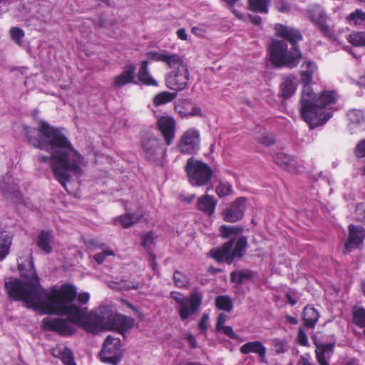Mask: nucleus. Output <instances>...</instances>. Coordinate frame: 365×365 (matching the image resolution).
Instances as JSON below:
<instances>
[{"instance_id":"obj_56","label":"nucleus","mask_w":365,"mask_h":365,"mask_svg":"<svg viewBox=\"0 0 365 365\" xmlns=\"http://www.w3.org/2000/svg\"><path fill=\"white\" fill-rule=\"evenodd\" d=\"M222 332L231 339H237V335L234 332L232 328L230 326L222 327L221 330Z\"/></svg>"},{"instance_id":"obj_19","label":"nucleus","mask_w":365,"mask_h":365,"mask_svg":"<svg viewBox=\"0 0 365 365\" xmlns=\"http://www.w3.org/2000/svg\"><path fill=\"white\" fill-rule=\"evenodd\" d=\"M240 352L243 354L254 353L258 355L259 361L263 362L265 359L267 349L259 341H249L240 347Z\"/></svg>"},{"instance_id":"obj_50","label":"nucleus","mask_w":365,"mask_h":365,"mask_svg":"<svg viewBox=\"0 0 365 365\" xmlns=\"http://www.w3.org/2000/svg\"><path fill=\"white\" fill-rule=\"evenodd\" d=\"M356 218L359 222H365V208L361 205L356 207Z\"/></svg>"},{"instance_id":"obj_30","label":"nucleus","mask_w":365,"mask_h":365,"mask_svg":"<svg viewBox=\"0 0 365 365\" xmlns=\"http://www.w3.org/2000/svg\"><path fill=\"white\" fill-rule=\"evenodd\" d=\"M270 0H248V8L250 11L267 14Z\"/></svg>"},{"instance_id":"obj_44","label":"nucleus","mask_w":365,"mask_h":365,"mask_svg":"<svg viewBox=\"0 0 365 365\" xmlns=\"http://www.w3.org/2000/svg\"><path fill=\"white\" fill-rule=\"evenodd\" d=\"M272 344L275 352L277 354H283L287 350V343L282 340L278 339H273Z\"/></svg>"},{"instance_id":"obj_20","label":"nucleus","mask_w":365,"mask_h":365,"mask_svg":"<svg viewBox=\"0 0 365 365\" xmlns=\"http://www.w3.org/2000/svg\"><path fill=\"white\" fill-rule=\"evenodd\" d=\"M297 88V78L294 76H287L280 85L281 96L284 99L292 96Z\"/></svg>"},{"instance_id":"obj_58","label":"nucleus","mask_w":365,"mask_h":365,"mask_svg":"<svg viewBox=\"0 0 365 365\" xmlns=\"http://www.w3.org/2000/svg\"><path fill=\"white\" fill-rule=\"evenodd\" d=\"M187 340L192 348H196L197 342L195 336L192 334H189L187 337Z\"/></svg>"},{"instance_id":"obj_35","label":"nucleus","mask_w":365,"mask_h":365,"mask_svg":"<svg viewBox=\"0 0 365 365\" xmlns=\"http://www.w3.org/2000/svg\"><path fill=\"white\" fill-rule=\"evenodd\" d=\"M176 96V93H174L162 92L155 96L153 102L155 106H160L172 101Z\"/></svg>"},{"instance_id":"obj_15","label":"nucleus","mask_w":365,"mask_h":365,"mask_svg":"<svg viewBox=\"0 0 365 365\" xmlns=\"http://www.w3.org/2000/svg\"><path fill=\"white\" fill-rule=\"evenodd\" d=\"M158 128L162 133L166 144L170 145L175 137V122L173 118L163 117L158 122Z\"/></svg>"},{"instance_id":"obj_34","label":"nucleus","mask_w":365,"mask_h":365,"mask_svg":"<svg viewBox=\"0 0 365 365\" xmlns=\"http://www.w3.org/2000/svg\"><path fill=\"white\" fill-rule=\"evenodd\" d=\"M11 240L7 234H1L0 236V260L3 259L9 251Z\"/></svg>"},{"instance_id":"obj_26","label":"nucleus","mask_w":365,"mask_h":365,"mask_svg":"<svg viewBox=\"0 0 365 365\" xmlns=\"http://www.w3.org/2000/svg\"><path fill=\"white\" fill-rule=\"evenodd\" d=\"M216 204L217 202L213 197L205 195L198 199L197 205L200 210L211 215L215 212Z\"/></svg>"},{"instance_id":"obj_39","label":"nucleus","mask_w":365,"mask_h":365,"mask_svg":"<svg viewBox=\"0 0 365 365\" xmlns=\"http://www.w3.org/2000/svg\"><path fill=\"white\" fill-rule=\"evenodd\" d=\"M173 281L175 286L179 288H186L189 284L187 277L179 271H175L174 272Z\"/></svg>"},{"instance_id":"obj_13","label":"nucleus","mask_w":365,"mask_h":365,"mask_svg":"<svg viewBox=\"0 0 365 365\" xmlns=\"http://www.w3.org/2000/svg\"><path fill=\"white\" fill-rule=\"evenodd\" d=\"M245 210V199L244 197L237 198L222 212L223 218L229 222H235L242 218Z\"/></svg>"},{"instance_id":"obj_36","label":"nucleus","mask_w":365,"mask_h":365,"mask_svg":"<svg viewBox=\"0 0 365 365\" xmlns=\"http://www.w3.org/2000/svg\"><path fill=\"white\" fill-rule=\"evenodd\" d=\"M317 26L324 36L332 40H337L339 32L333 29V24H317Z\"/></svg>"},{"instance_id":"obj_33","label":"nucleus","mask_w":365,"mask_h":365,"mask_svg":"<svg viewBox=\"0 0 365 365\" xmlns=\"http://www.w3.org/2000/svg\"><path fill=\"white\" fill-rule=\"evenodd\" d=\"M215 304L218 309L224 310L227 312H231L233 308L232 299L227 295L217 297L215 299Z\"/></svg>"},{"instance_id":"obj_16","label":"nucleus","mask_w":365,"mask_h":365,"mask_svg":"<svg viewBox=\"0 0 365 365\" xmlns=\"http://www.w3.org/2000/svg\"><path fill=\"white\" fill-rule=\"evenodd\" d=\"M316 346L315 354L318 363L320 365H329L328 359L333 354L335 343H318L314 342Z\"/></svg>"},{"instance_id":"obj_37","label":"nucleus","mask_w":365,"mask_h":365,"mask_svg":"<svg viewBox=\"0 0 365 365\" xmlns=\"http://www.w3.org/2000/svg\"><path fill=\"white\" fill-rule=\"evenodd\" d=\"M254 275V272L252 271H240L237 272L231 273V281L233 282H237L238 284H242L245 279H250Z\"/></svg>"},{"instance_id":"obj_54","label":"nucleus","mask_w":365,"mask_h":365,"mask_svg":"<svg viewBox=\"0 0 365 365\" xmlns=\"http://www.w3.org/2000/svg\"><path fill=\"white\" fill-rule=\"evenodd\" d=\"M180 113L185 116H195V115H201L202 111L201 108L198 106H192V110L190 111H180Z\"/></svg>"},{"instance_id":"obj_31","label":"nucleus","mask_w":365,"mask_h":365,"mask_svg":"<svg viewBox=\"0 0 365 365\" xmlns=\"http://www.w3.org/2000/svg\"><path fill=\"white\" fill-rule=\"evenodd\" d=\"M113 289L118 291L129 290V289H138L140 287V284L128 280H120L119 282H112L110 285Z\"/></svg>"},{"instance_id":"obj_62","label":"nucleus","mask_w":365,"mask_h":365,"mask_svg":"<svg viewBox=\"0 0 365 365\" xmlns=\"http://www.w3.org/2000/svg\"><path fill=\"white\" fill-rule=\"evenodd\" d=\"M88 243L93 247H101V245H99V243L98 242V241L96 240H89ZM103 245H101V246H103Z\"/></svg>"},{"instance_id":"obj_57","label":"nucleus","mask_w":365,"mask_h":365,"mask_svg":"<svg viewBox=\"0 0 365 365\" xmlns=\"http://www.w3.org/2000/svg\"><path fill=\"white\" fill-rule=\"evenodd\" d=\"M89 299H90V294L88 292L81 293L78 296V301L83 304H86L88 302Z\"/></svg>"},{"instance_id":"obj_51","label":"nucleus","mask_w":365,"mask_h":365,"mask_svg":"<svg viewBox=\"0 0 365 365\" xmlns=\"http://www.w3.org/2000/svg\"><path fill=\"white\" fill-rule=\"evenodd\" d=\"M355 154L359 158L365 157V140L360 141L356 148Z\"/></svg>"},{"instance_id":"obj_4","label":"nucleus","mask_w":365,"mask_h":365,"mask_svg":"<svg viewBox=\"0 0 365 365\" xmlns=\"http://www.w3.org/2000/svg\"><path fill=\"white\" fill-rule=\"evenodd\" d=\"M317 70L314 62L307 61L302 64L300 71V82L303 85L300 101L301 115L305 122L315 125L322 123V118H319L322 109L314 104L316 94L310 86Z\"/></svg>"},{"instance_id":"obj_10","label":"nucleus","mask_w":365,"mask_h":365,"mask_svg":"<svg viewBox=\"0 0 365 365\" xmlns=\"http://www.w3.org/2000/svg\"><path fill=\"white\" fill-rule=\"evenodd\" d=\"M123 356L121 343L119 338L109 335L106 337L100 356L102 361L113 365H117Z\"/></svg>"},{"instance_id":"obj_5","label":"nucleus","mask_w":365,"mask_h":365,"mask_svg":"<svg viewBox=\"0 0 365 365\" xmlns=\"http://www.w3.org/2000/svg\"><path fill=\"white\" fill-rule=\"evenodd\" d=\"M243 231L242 227L222 225L220 232L224 238L231 237L222 247L212 249L210 251L212 257L217 262L225 261L231 264L235 257H242L247 248V241L246 237H241L235 242V236Z\"/></svg>"},{"instance_id":"obj_12","label":"nucleus","mask_w":365,"mask_h":365,"mask_svg":"<svg viewBox=\"0 0 365 365\" xmlns=\"http://www.w3.org/2000/svg\"><path fill=\"white\" fill-rule=\"evenodd\" d=\"M336 98L334 92L327 91L322 93L318 98L316 97L314 104L322 109L321 115L319 116V118H322V123L316 125L307 123L311 128L324 125L331 117L329 112H326V108L334 104L336 102Z\"/></svg>"},{"instance_id":"obj_6","label":"nucleus","mask_w":365,"mask_h":365,"mask_svg":"<svg viewBox=\"0 0 365 365\" xmlns=\"http://www.w3.org/2000/svg\"><path fill=\"white\" fill-rule=\"evenodd\" d=\"M176 63L169 68L171 71L165 76L166 86L175 91L185 90L189 83L190 74L187 64L181 56H178Z\"/></svg>"},{"instance_id":"obj_32","label":"nucleus","mask_w":365,"mask_h":365,"mask_svg":"<svg viewBox=\"0 0 365 365\" xmlns=\"http://www.w3.org/2000/svg\"><path fill=\"white\" fill-rule=\"evenodd\" d=\"M140 217L141 216L139 215H130L126 213L120 216L119 218L115 220V222L118 221L123 227L128 228L137 223L139 221Z\"/></svg>"},{"instance_id":"obj_3","label":"nucleus","mask_w":365,"mask_h":365,"mask_svg":"<svg viewBox=\"0 0 365 365\" xmlns=\"http://www.w3.org/2000/svg\"><path fill=\"white\" fill-rule=\"evenodd\" d=\"M274 30L277 35L288 41L292 48L287 51V45L282 41L274 40L269 46L271 61L278 67H295L302 58V53L297 43L302 40V35L297 29L284 24H276Z\"/></svg>"},{"instance_id":"obj_22","label":"nucleus","mask_w":365,"mask_h":365,"mask_svg":"<svg viewBox=\"0 0 365 365\" xmlns=\"http://www.w3.org/2000/svg\"><path fill=\"white\" fill-rule=\"evenodd\" d=\"M148 61L144 60L140 63V68L138 71V76L139 81L146 86H158V81L150 75L148 70Z\"/></svg>"},{"instance_id":"obj_1","label":"nucleus","mask_w":365,"mask_h":365,"mask_svg":"<svg viewBox=\"0 0 365 365\" xmlns=\"http://www.w3.org/2000/svg\"><path fill=\"white\" fill-rule=\"evenodd\" d=\"M18 267L21 276L26 282L19 279H6L4 287L9 298L23 301L28 307L44 314L68 316V319L44 318L42 326L45 330L67 336L75 331L72 324L84 327L91 325L94 328L117 330L122 334L133 328L134 321L131 317L114 314L107 307H101L92 311L86 318L83 309L73 304L77 290L71 284H63L59 289L52 287L50 292H47L40 284L31 254L25 260L20 257Z\"/></svg>"},{"instance_id":"obj_27","label":"nucleus","mask_w":365,"mask_h":365,"mask_svg":"<svg viewBox=\"0 0 365 365\" xmlns=\"http://www.w3.org/2000/svg\"><path fill=\"white\" fill-rule=\"evenodd\" d=\"M53 355L61 359L64 365H76L73 353L67 347L53 349Z\"/></svg>"},{"instance_id":"obj_60","label":"nucleus","mask_w":365,"mask_h":365,"mask_svg":"<svg viewBox=\"0 0 365 365\" xmlns=\"http://www.w3.org/2000/svg\"><path fill=\"white\" fill-rule=\"evenodd\" d=\"M178 36L179 38L182 40H186L187 39V34L186 31L184 29H180L177 31Z\"/></svg>"},{"instance_id":"obj_48","label":"nucleus","mask_w":365,"mask_h":365,"mask_svg":"<svg viewBox=\"0 0 365 365\" xmlns=\"http://www.w3.org/2000/svg\"><path fill=\"white\" fill-rule=\"evenodd\" d=\"M297 341L298 343L302 346H307L309 344V340L307 334L305 331L300 329L297 335Z\"/></svg>"},{"instance_id":"obj_53","label":"nucleus","mask_w":365,"mask_h":365,"mask_svg":"<svg viewBox=\"0 0 365 365\" xmlns=\"http://www.w3.org/2000/svg\"><path fill=\"white\" fill-rule=\"evenodd\" d=\"M208 320L209 314H204L198 324L199 329L202 333H205L207 329Z\"/></svg>"},{"instance_id":"obj_2","label":"nucleus","mask_w":365,"mask_h":365,"mask_svg":"<svg viewBox=\"0 0 365 365\" xmlns=\"http://www.w3.org/2000/svg\"><path fill=\"white\" fill-rule=\"evenodd\" d=\"M24 130L32 146L51 153V156L38 155L36 160L49 164L54 177L63 187L71 178V173L81 175L83 158L58 128L41 120L36 128L24 126Z\"/></svg>"},{"instance_id":"obj_23","label":"nucleus","mask_w":365,"mask_h":365,"mask_svg":"<svg viewBox=\"0 0 365 365\" xmlns=\"http://www.w3.org/2000/svg\"><path fill=\"white\" fill-rule=\"evenodd\" d=\"M146 55L152 61L165 63L168 67L176 63L179 56L178 54H168L167 51H149Z\"/></svg>"},{"instance_id":"obj_29","label":"nucleus","mask_w":365,"mask_h":365,"mask_svg":"<svg viewBox=\"0 0 365 365\" xmlns=\"http://www.w3.org/2000/svg\"><path fill=\"white\" fill-rule=\"evenodd\" d=\"M309 19L312 23H325L327 14L324 9L319 5H314L309 9Z\"/></svg>"},{"instance_id":"obj_42","label":"nucleus","mask_w":365,"mask_h":365,"mask_svg":"<svg viewBox=\"0 0 365 365\" xmlns=\"http://www.w3.org/2000/svg\"><path fill=\"white\" fill-rule=\"evenodd\" d=\"M274 6L279 13L289 14L292 11V6L286 0H277Z\"/></svg>"},{"instance_id":"obj_21","label":"nucleus","mask_w":365,"mask_h":365,"mask_svg":"<svg viewBox=\"0 0 365 365\" xmlns=\"http://www.w3.org/2000/svg\"><path fill=\"white\" fill-rule=\"evenodd\" d=\"M52 232L48 230H42L37 236L36 245L44 253L49 254L52 251L51 242Z\"/></svg>"},{"instance_id":"obj_25","label":"nucleus","mask_w":365,"mask_h":365,"mask_svg":"<svg viewBox=\"0 0 365 365\" xmlns=\"http://www.w3.org/2000/svg\"><path fill=\"white\" fill-rule=\"evenodd\" d=\"M274 161L282 168L293 172L296 169V160L290 155L283 152L279 153L274 157Z\"/></svg>"},{"instance_id":"obj_45","label":"nucleus","mask_w":365,"mask_h":365,"mask_svg":"<svg viewBox=\"0 0 365 365\" xmlns=\"http://www.w3.org/2000/svg\"><path fill=\"white\" fill-rule=\"evenodd\" d=\"M207 29L208 24H197L192 28V33L199 37H205Z\"/></svg>"},{"instance_id":"obj_59","label":"nucleus","mask_w":365,"mask_h":365,"mask_svg":"<svg viewBox=\"0 0 365 365\" xmlns=\"http://www.w3.org/2000/svg\"><path fill=\"white\" fill-rule=\"evenodd\" d=\"M13 197L15 198L16 201L20 202L22 200V195L19 189H16L13 192Z\"/></svg>"},{"instance_id":"obj_64","label":"nucleus","mask_w":365,"mask_h":365,"mask_svg":"<svg viewBox=\"0 0 365 365\" xmlns=\"http://www.w3.org/2000/svg\"><path fill=\"white\" fill-rule=\"evenodd\" d=\"M361 289L362 294L365 296V280L361 282Z\"/></svg>"},{"instance_id":"obj_52","label":"nucleus","mask_w":365,"mask_h":365,"mask_svg":"<svg viewBox=\"0 0 365 365\" xmlns=\"http://www.w3.org/2000/svg\"><path fill=\"white\" fill-rule=\"evenodd\" d=\"M258 141L261 144L269 146L271 145L274 142V139L272 135L269 134H264L259 138Z\"/></svg>"},{"instance_id":"obj_9","label":"nucleus","mask_w":365,"mask_h":365,"mask_svg":"<svg viewBox=\"0 0 365 365\" xmlns=\"http://www.w3.org/2000/svg\"><path fill=\"white\" fill-rule=\"evenodd\" d=\"M186 171L190 182L195 186L207 185L212 175V170L207 163L192 158L187 162Z\"/></svg>"},{"instance_id":"obj_14","label":"nucleus","mask_w":365,"mask_h":365,"mask_svg":"<svg viewBox=\"0 0 365 365\" xmlns=\"http://www.w3.org/2000/svg\"><path fill=\"white\" fill-rule=\"evenodd\" d=\"M349 236L348 242L345 244L346 252H350L353 248L357 247L362 243L364 237V229L361 226L350 225L349 227Z\"/></svg>"},{"instance_id":"obj_49","label":"nucleus","mask_w":365,"mask_h":365,"mask_svg":"<svg viewBox=\"0 0 365 365\" xmlns=\"http://www.w3.org/2000/svg\"><path fill=\"white\" fill-rule=\"evenodd\" d=\"M297 365H315L311 359V355L309 353L302 354L299 357V360Z\"/></svg>"},{"instance_id":"obj_7","label":"nucleus","mask_w":365,"mask_h":365,"mask_svg":"<svg viewBox=\"0 0 365 365\" xmlns=\"http://www.w3.org/2000/svg\"><path fill=\"white\" fill-rule=\"evenodd\" d=\"M171 298L180 306L179 314L182 320L196 313L202 304L203 293L195 288L188 297L177 292H171Z\"/></svg>"},{"instance_id":"obj_8","label":"nucleus","mask_w":365,"mask_h":365,"mask_svg":"<svg viewBox=\"0 0 365 365\" xmlns=\"http://www.w3.org/2000/svg\"><path fill=\"white\" fill-rule=\"evenodd\" d=\"M145 158L155 165H163L166 149L162 140L155 135L146 133L141 140Z\"/></svg>"},{"instance_id":"obj_40","label":"nucleus","mask_w":365,"mask_h":365,"mask_svg":"<svg viewBox=\"0 0 365 365\" xmlns=\"http://www.w3.org/2000/svg\"><path fill=\"white\" fill-rule=\"evenodd\" d=\"M232 190V185L227 182H220L215 188V192L219 197H223L230 195Z\"/></svg>"},{"instance_id":"obj_63","label":"nucleus","mask_w":365,"mask_h":365,"mask_svg":"<svg viewBox=\"0 0 365 365\" xmlns=\"http://www.w3.org/2000/svg\"><path fill=\"white\" fill-rule=\"evenodd\" d=\"M288 321H289V322H290L292 324H297V320L294 317H288Z\"/></svg>"},{"instance_id":"obj_17","label":"nucleus","mask_w":365,"mask_h":365,"mask_svg":"<svg viewBox=\"0 0 365 365\" xmlns=\"http://www.w3.org/2000/svg\"><path fill=\"white\" fill-rule=\"evenodd\" d=\"M135 70L136 68L134 65H128L120 74L114 78L113 86L115 88H121L128 83H135Z\"/></svg>"},{"instance_id":"obj_46","label":"nucleus","mask_w":365,"mask_h":365,"mask_svg":"<svg viewBox=\"0 0 365 365\" xmlns=\"http://www.w3.org/2000/svg\"><path fill=\"white\" fill-rule=\"evenodd\" d=\"M347 20L349 21H354L355 23H357L359 20L365 21V12L361 10L356 9L348 16Z\"/></svg>"},{"instance_id":"obj_38","label":"nucleus","mask_w":365,"mask_h":365,"mask_svg":"<svg viewBox=\"0 0 365 365\" xmlns=\"http://www.w3.org/2000/svg\"><path fill=\"white\" fill-rule=\"evenodd\" d=\"M349 43L356 46H365V32H353L348 37Z\"/></svg>"},{"instance_id":"obj_55","label":"nucleus","mask_w":365,"mask_h":365,"mask_svg":"<svg viewBox=\"0 0 365 365\" xmlns=\"http://www.w3.org/2000/svg\"><path fill=\"white\" fill-rule=\"evenodd\" d=\"M227 319V315L225 313H220L218 315L217 321L216 324V329L217 331H220L222 327H224V324Z\"/></svg>"},{"instance_id":"obj_24","label":"nucleus","mask_w":365,"mask_h":365,"mask_svg":"<svg viewBox=\"0 0 365 365\" xmlns=\"http://www.w3.org/2000/svg\"><path fill=\"white\" fill-rule=\"evenodd\" d=\"M302 317L304 326L307 328L313 329L319 319V314L315 308L307 305L304 308Z\"/></svg>"},{"instance_id":"obj_18","label":"nucleus","mask_w":365,"mask_h":365,"mask_svg":"<svg viewBox=\"0 0 365 365\" xmlns=\"http://www.w3.org/2000/svg\"><path fill=\"white\" fill-rule=\"evenodd\" d=\"M347 118L349 120V128L351 133L364 130L365 120L361 110H351L347 113Z\"/></svg>"},{"instance_id":"obj_41","label":"nucleus","mask_w":365,"mask_h":365,"mask_svg":"<svg viewBox=\"0 0 365 365\" xmlns=\"http://www.w3.org/2000/svg\"><path fill=\"white\" fill-rule=\"evenodd\" d=\"M10 35L11 39L18 45L21 46L23 43L22 39L24 36V32L22 29L18 27H12L10 29Z\"/></svg>"},{"instance_id":"obj_43","label":"nucleus","mask_w":365,"mask_h":365,"mask_svg":"<svg viewBox=\"0 0 365 365\" xmlns=\"http://www.w3.org/2000/svg\"><path fill=\"white\" fill-rule=\"evenodd\" d=\"M142 246L147 250H150L151 249V245L153 244L154 237L153 233L152 232H148L145 235H143L141 237Z\"/></svg>"},{"instance_id":"obj_11","label":"nucleus","mask_w":365,"mask_h":365,"mask_svg":"<svg viewBox=\"0 0 365 365\" xmlns=\"http://www.w3.org/2000/svg\"><path fill=\"white\" fill-rule=\"evenodd\" d=\"M200 135L195 128H190L182 135L178 148L182 153L195 154L200 150Z\"/></svg>"},{"instance_id":"obj_47","label":"nucleus","mask_w":365,"mask_h":365,"mask_svg":"<svg viewBox=\"0 0 365 365\" xmlns=\"http://www.w3.org/2000/svg\"><path fill=\"white\" fill-rule=\"evenodd\" d=\"M114 255L115 254H114L113 251L106 250L103 252L97 253L96 255H95L93 256V258L98 264H102L106 259V256Z\"/></svg>"},{"instance_id":"obj_61","label":"nucleus","mask_w":365,"mask_h":365,"mask_svg":"<svg viewBox=\"0 0 365 365\" xmlns=\"http://www.w3.org/2000/svg\"><path fill=\"white\" fill-rule=\"evenodd\" d=\"M358 84L361 87L365 88V73L359 79Z\"/></svg>"},{"instance_id":"obj_28","label":"nucleus","mask_w":365,"mask_h":365,"mask_svg":"<svg viewBox=\"0 0 365 365\" xmlns=\"http://www.w3.org/2000/svg\"><path fill=\"white\" fill-rule=\"evenodd\" d=\"M352 322L358 327L363 329L365 336V308L354 307L352 309Z\"/></svg>"}]
</instances>
